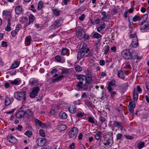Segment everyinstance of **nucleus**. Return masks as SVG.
<instances>
[{
    "mask_svg": "<svg viewBox=\"0 0 149 149\" xmlns=\"http://www.w3.org/2000/svg\"><path fill=\"white\" fill-rule=\"evenodd\" d=\"M76 77L79 81L77 85L79 90L88 91L91 90L92 87L90 83L92 81V75L90 72L86 74V76L83 74L77 75Z\"/></svg>",
    "mask_w": 149,
    "mask_h": 149,
    "instance_id": "obj_1",
    "label": "nucleus"
},
{
    "mask_svg": "<svg viewBox=\"0 0 149 149\" xmlns=\"http://www.w3.org/2000/svg\"><path fill=\"white\" fill-rule=\"evenodd\" d=\"M134 52L132 49H124L122 52V55L123 58L126 60H130L132 58Z\"/></svg>",
    "mask_w": 149,
    "mask_h": 149,
    "instance_id": "obj_2",
    "label": "nucleus"
},
{
    "mask_svg": "<svg viewBox=\"0 0 149 149\" xmlns=\"http://www.w3.org/2000/svg\"><path fill=\"white\" fill-rule=\"evenodd\" d=\"M26 93L25 91H21L20 92H16L14 93L15 97L19 100H26Z\"/></svg>",
    "mask_w": 149,
    "mask_h": 149,
    "instance_id": "obj_3",
    "label": "nucleus"
},
{
    "mask_svg": "<svg viewBox=\"0 0 149 149\" xmlns=\"http://www.w3.org/2000/svg\"><path fill=\"white\" fill-rule=\"evenodd\" d=\"M41 85L33 88L30 93L29 96L32 98H34L37 96L38 91H40V89Z\"/></svg>",
    "mask_w": 149,
    "mask_h": 149,
    "instance_id": "obj_4",
    "label": "nucleus"
},
{
    "mask_svg": "<svg viewBox=\"0 0 149 149\" xmlns=\"http://www.w3.org/2000/svg\"><path fill=\"white\" fill-rule=\"evenodd\" d=\"M78 129L75 127H73L69 132L68 133L69 137L73 139H74L77 135Z\"/></svg>",
    "mask_w": 149,
    "mask_h": 149,
    "instance_id": "obj_5",
    "label": "nucleus"
},
{
    "mask_svg": "<svg viewBox=\"0 0 149 149\" xmlns=\"http://www.w3.org/2000/svg\"><path fill=\"white\" fill-rule=\"evenodd\" d=\"M139 24L140 25V28L142 30L149 29V21L146 22H140Z\"/></svg>",
    "mask_w": 149,
    "mask_h": 149,
    "instance_id": "obj_6",
    "label": "nucleus"
},
{
    "mask_svg": "<svg viewBox=\"0 0 149 149\" xmlns=\"http://www.w3.org/2000/svg\"><path fill=\"white\" fill-rule=\"evenodd\" d=\"M135 106L136 105L134 101H131L129 102L128 106V110L132 115L134 114V109L135 107Z\"/></svg>",
    "mask_w": 149,
    "mask_h": 149,
    "instance_id": "obj_7",
    "label": "nucleus"
},
{
    "mask_svg": "<svg viewBox=\"0 0 149 149\" xmlns=\"http://www.w3.org/2000/svg\"><path fill=\"white\" fill-rule=\"evenodd\" d=\"M63 22V20L61 18H59L55 20L54 23L52 25L53 28H56L59 27Z\"/></svg>",
    "mask_w": 149,
    "mask_h": 149,
    "instance_id": "obj_8",
    "label": "nucleus"
},
{
    "mask_svg": "<svg viewBox=\"0 0 149 149\" xmlns=\"http://www.w3.org/2000/svg\"><path fill=\"white\" fill-rule=\"evenodd\" d=\"M46 142L45 140L42 138H38L36 141L37 145L40 147L44 146Z\"/></svg>",
    "mask_w": 149,
    "mask_h": 149,
    "instance_id": "obj_9",
    "label": "nucleus"
},
{
    "mask_svg": "<svg viewBox=\"0 0 149 149\" xmlns=\"http://www.w3.org/2000/svg\"><path fill=\"white\" fill-rule=\"evenodd\" d=\"M11 12L8 10H3L2 12V15L5 18H11Z\"/></svg>",
    "mask_w": 149,
    "mask_h": 149,
    "instance_id": "obj_10",
    "label": "nucleus"
},
{
    "mask_svg": "<svg viewBox=\"0 0 149 149\" xmlns=\"http://www.w3.org/2000/svg\"><path fill=\"white\" fill-rule=\"evenodd\" d=\"M7 139L9 142L12 143H15L17 141L16 139L11 135L8 136Z\"/></svg>",
    "mask_w": 149,
    "mask_h": 149,
    "instance_id": "obj_11",
    "label": "nucleus"
},
{
    "mask_svg": "<svg viewBox=\"0 0 149 149\" xmlns=\"http://www.w3.org/2000/svg\"><path fill=\"white\" fill-rule=\"evenodd\" d=\"M13 100V98L12 97L6 96L5 99V104L6 106L9 105L11 102H12Z\"/></svg>",
    "mask_w": 149,
    "mask_h": 149,
    "instance_id": "obj_12",
    "label": "nucleus"
},
{
    "mask_svg": "<svg viewBox=\"0 0 149 149\" xmlns=\"http://www.w3.org/2000/svg\"><path fill=\"white\" fill-rule=\"evenodd\" d=\"M84 52L85 50H81L78 52L77 56V60H79L83 58L85 55Z\"/></svg>",
    "mask_w": 149,
    "mask_h": 149,
    "instance_id": "obj_13",
    "label": "nucleus"
},
{
    "mask_svg": "<svg viewBox=\"0 0 149 149\" xmlns=\"http://www.w3.org/2000/svg\"><path fill=\"white\" fill-rule=\"evenodd\" d=\"M113 127H117L118 128H119L120 130H122L123 127L120 122L116 121L113 122Z\"/></svg>",
    "mask_w": 149,
    "mask_h": 149,
    "instance_id": "obj_14",
    "label": "nucleus"
},
{
    "mask_svg": "<svg viewBox=\"0 0 149 149\" xmlns=\"http://www.w3.org/2000/svg\"><path fill=\"white\" fill-rule=\"evenodd\" d=\"M29 83L32 86H36L38 84V82L37 79L34 78H31L29 81Z\"/></svg>",
    "mask_w": 149,
    "mask_h": 149,
    "instance_id": "obj_15",
    "label": "nucleus"
},
{
    "mask_svg": "<svg viewBox=\"0 0 149 149\" xmlns=\"http://www.w3.org/2000/svg\"><path fill=\"white\" fill-rule=\"evenodd\" d=\"M31 36H26L25 38V44L26 46H29L30 45L31 41Z\"/></svg>",
    "mask_w": 149,
    "mask_h": 149,
    "instance_id": "obj_16",
    "label": "nucleus"
},
{
    "mask_svg": "<svg viewBox=\"0 0 149 149\" xmlns=\"http://www.w3.org/2000/svg\"><path fill=\"white\" fill-rule=\"evenodd\" d=\"M15 13L17 15L20 14L22 12V8L21 6H17L15 8Z\"/></svg>",
    "mask_w": 149,
    "mask_h": 149,
    "instance_id": "obj_17",
    "label": "nucleus"
},
{
    "mask_svg": "<svg viewBox=\"0 0 149 149\" xmlns=\"http://www.w3.org/2000/svg\"><path fill=\"white\" fill-rule=\"evenodd\" d=\"M25 114L24 111L23 110H21L17 112L15 115L16 117L19 118H22Z\"/></svg>",
    "mask_w": 149,
    "mask_h": 149,
    "instance_id": "obj_18",
    "label": "nucleus"
},
{
    "mask_svg": "<svg viewBox=\"0 0 149 149\" xmlns=\"http://www.w3.org/2000/svg\"><path fill=\"white\" fill-rule=\"evenodd\" d=\"M125 74V73L124 72H123L122 70H120L117 73L118 76L119 78L124 79Z\"/></svg>",
    "mask_w": 149,
    "mask_h": 149,
    "instance_id": "obj_19",
    "label": "nucleus"
},
{
    "mask_svg": "<svg viewBox=\"0 0 149 149\" xmlns=\"http://www.w3.org/2000/svg\"><path fill=\"white\" fill-rule=\"evenodd\" d=\"M52 11L53 13L56 16H59L60 15V13L61 12L60 10H59L56 8H52Z\"/></svg>",
    "mask_w": 149,
    "mask_h": 149,
    "instance_id": "obj_20",
    "label": "nucleus"
},
{
    "mask_svg": "<svg viewBox=\"0 0 149 149\" xmlns=\"http://www.w3.org/2000/svg\"><path fill=\"white\" fill-rule=\"evenodd\" d=\"M68 110L70 113H74L76 111V107L74 105H71L69 107Z\"/></svg>",
    "mask_w": 149,
    "mask_h": 149,
    "instance_id": "obj_21",
    "label": "nucleus"
},
{
    "mask_svg": "<svg viewBox=\"0 0 149 149\" xmlns=\"http://www.w3.org/2000/svg\"><path fill=\"white\" fill-rule=\"evenodd\" d=\"M69 50L68 49L63 48L61 50V54L62 56H65L66 55L68 56L69 55Z\"/></svg>",
    "mask_w": 149,
    "mask_h": 149,
    "instance_id": "obj_22",
    "label": "nucleus"
},
{
    "mask_svg": "<svg viewBox=\"0 0 149 149\" xmlns=\"http://www.w3.org/2000/svg\"><path fill=\"white\" fill-rule=\"evenodd\" d=\"M59 117L63 119H65L67 118V114L64 112L62 111L59 114Z\"/></svg>",
    "mask_w": 149,
    "mask_h": 149,
    "instance_id": "obj_23",
    "label": "nucleus"
},
{
    "mask_svg": "<svg viewBox=\"0 0 149 149\" xmlns=\"http://www.w3.org/2000/svg\"><path fill=\"white\" fill-rule=\"evenodd\" d=\"M136 39H132V46L134 48L136 47L138 45V42L137 38H136Z\"/></svg>",
    "mask_w": 149,
    "mask_h": 149,
    "instance_id": "obj_24",
    "label": "nucleus"
},
{
    "mask_svg": "<svg viewBox=\"0 0 149 149\" xmlns=\"http://www.w3.org/2000/svg\"><path fill=\"white\" fill-rule=\"evenodd\" d=\"M35 123L39 126L43 127L45 126V124L41 122L38 119H35Z\"/></svg>",
    "mask_w": 149,
    "mask_h": 149,
    "instance_id": "obj_25",
    "label": "nucleus"
},
{
    "mask_svg": "<svg viewBox=\"0 0 149 149\" xmlns=\"http://www.w3.org/2000/svg\"><path fill=\"white\" fill-rule=\"evenodd\" d=\"M107 90L109 92H110L111 95V97L112 98H113L117 94L115 91H113V88H111L110 90H109V89H107Z\"/></svg>",
    "mask_w": 149,
    "mask_h": 149,
    "instance_id": "obj_26",
    "label": "nucleus"
},
{
    "mask_svg": "<svg viewBox=\"0 0 149 149\" xmlns=\"http://www.w3.org/2000/svg\"><path fill=\"white\" fill-rule=\"evenodd\" d=\"M101 15L103 16L101 18V20L102 21L106 19H109L107 17L108 16L106 15V13L105 11H101Z\"/></svg>",
    "mask_w": 149,
    "mask_h": 149,
    "instance_id": "obj_27",
    "label": "nucleus"
},
{
    "mask_svg": "<svg viewBox=\"0 0 149 149\" xmlns=\"http://www.w3.org/2000/svg\"><path fill=\"white\" fill-rule=\"evenodd\" d=\"M9 81L11 84L14 85H18L20 83V80L17 78L13 81L9 80Z\"/></svg>",
    "mask_w": 149,
    "mask_h": 149,
    "instance_id": "obj_28",
    "label": "nucleus"
},
{
    "mask_svg": "<svg viewBox=\"0 0 149 149\" xmlns=\"http://www.w3.org/2000/svg\"><path fill=\"white\" fill-rule=\"evenodd\" d=\"M29 21L28 23L26 25V26L30 25L31 24H32L34 20V17L33 14H31L29 17Z\"/></svg>",
    "mask_w": 149,
    "mask_h": 149,
    "instance_id": "obj_29",
    "label": "nucleus"
},
{
    "mask_svg": "<svg viewBox=\"0 0 149 149\" xmlns=\"http://www.w3.org/2000/svg\"><path fill=\"white\" fill-rule=\"evenodd\" d=\"M123 68L124 69H130L131 68V66L129 63L128 62L125 63L123 65Z\"/></svg>",
    "mask_w": 149,
    "mask_h": 149,
    "instance_id": "obj_30",
    "label": "nucleus"
},
{
    "mask_svg": "<svg viewBox=\"0 0 149 149\" xmlns=\"http://www.w3.org/2000/svg\"><path fill=\"white\" fill-rule=\"evenodd\" d=\"M115 83L116 81L115 80H112L108 84L107 89H109V90H110L111 88H111V86H114L115 84Z\"/></svg>",
    "mask_w": 149,
    "mask_h": 149,
    "instance_id": "obj_31",
    "label": "nucleus"
},
{
    "mask_svg": "<svg viewBox=\"0 0 149 149\" xmlns=\"http://www.w3.org/2000/svg\"><path fill=\"white\" fill-rule=\"evenodd\" d=\"M66 128L67 126L65 125H59L58 127V129L59 131H64Z\"/></svg>",
    "mask_w": 149,
    "mask_h": 149,
    "instance_id": "obj_32",
    "label": "nucleus"
},
{
    "mask_svg": "<svg viewBox=\"0 0 149 149\" xmlns=\"http://www.w3.org/2000/svg\"><path fill=\"white\" fill-rule=\"evenodd\" d=\"M64 77L63 75H60L58 77H57L56 78L53 79L52 80V82L53 83H55L56 82H57L60 81Z\"/></svg>",
    "mask_w": 149,
    "mask_h": 149,
    "instance_id": "obj_33",
    "label": "nucleus"
},
{
    "mask_svg": "<svg viewBox=\"0 0 149 149\" xmlns=\"http://www.w3.org/2000/svg\"><path fill=\"white\" fill-rule=\"evenodd\" d=\"M19 63L17 61H15L11 66V68L12 69H15L18 67L19 66Z\"/></svg>",
    "mask_w": 149,
    "mask_h": 149,
    "instance_id": "obj_34",
    "label": "nucleus"
},
{
    "mask_svg": "<svg viewBox=\"0 0 149 149\" xmlns=\"http://www.w3.org/2000/svg\"><path fill=\"white\" fill-rule=\"evenodd\" d=\"M133 97L134 100L137 101L138 99V93L136 91V90L134 89V90L133 94Z\"/></svg>",
    "mask_w": 149,
    "mask_h": 149,
    "instance_id": "obj_35",
    "label": "nucleus"
},
{
    "mask_svg": "<svg viewBox=\"0 0 149 149\" xmlns=\"http://www.w3.org/2000/svg\"><path fill=\"white\" fill-rule=\"evenodd\" d=\"M105 24L103 23L99 27L97 28V31L98 32H100L102 30H103L104 28Z\"/></svg>",
    "mask_w": 149,
    "mask_h": 149,
    "instance_id": "obj_36",
    "label": "nucleus"
},
{
    "mask_svg": "<svg viewBox=\"0 0 149 149\" xmlns=\"http://www.w3.org/2000/svg\"><path fill=\"white\" fill-rule=\"evenodd\" d=\"M148 15L147 14H145L141 18L142 19L141 22H146L148 21L149 20L147 19V18L148 17Z\"/></svg>",
    "mask_w": 149,
    "mask_h": 149,
    "instance_id": "obj_37",
    "label": "nucleus"
},
{
    "mask_svg": "<svg viewBox=\"0 0 149 149\" xmlns=\"http://www.w3.org/2000/svg\"><path fill=\"white\" fill-rule=\"evenodd\" d=\"M88 121L92 123L95 124L96 120L92 117H89L88 118Z\"/></svg>",
    "mask_w": 149,
    "mask_h": 149,
    "instance_id": "obj_38",
    "label": "nucleus"
},
{
    "mask_svg": "<svg viewBox=\"0 0 149 149\" xmlns=\"http://www.w3.org/2000/svg\"><path fill=\"white\" fill-rule=\"evenodd\" d=\"M74 69L77 72H81L82 70V68L79 65H77L74 66Z\"/></svg>",
    "mask_w": 149,
    "mask_h": 149,
    "instance_id": "obj_39",
    "label": "nucleus"
},
{
    "mask_svg": "<svg viewBox=\"0 0 149 149\" xmlns=\"http://www.w3.org/2000/svg\"><path fill=\"white\" fill-rule=\"evenodd\" d=\"M76 35L78 38H80L82 36V33L81 30L79 29L77 31Z\"/></svg>",
    "mask_w": 149,
    "mask_h": 149,
    "instance_id": "obj_40",
    "label": "nucleus"
},
{
    "mask_svg": "<svg viewBox=\"0 0 149 149\" xmlns=\"http://www.w3.org/2000/svg\"><path fill=\"white\" fill-rule=\"evenodd\" d=\"M25 114L29 116H31L33 115V113L30 110L28 109L24 111Z\"/></svg>",
    "mask_w": 149,
    "mask_h": 149,
    "instance_id": "obj_41",
    "label": "nucleus"
},
{
    "mask_svg": "<svg viewBox=\"0 0 149 149\" xmlns=\"http://www.w3.org/2000/svg\"><path fill=\"white\" fill-rule=\"evenodd\" d=\"M144 145L145 143L144 142H141L137 144V147L139 149H141L145 146Z\"/></svg>",
    "mask_w": 149,
    "mask_h": 149,
    "instance_id": "obj_42",
    "label": "nucleus"
},
{
    "mask_svg": "<svg viewBox=\"0 0 149 149\" xmlns=\"http://www.w3.org/2000/svg\"><path fill=\"white\" fill-rule=\"evenodd\" d=\"M101 35L97 32H95L93 36V38L97 39L101 37Z\"/></svg>",
    "mask_w": 149,
    "mask_h": 149,
    "instance_id": "obj_43",
    "label": "nucleus"
},
{
    "mask_svg": "<svg viewBox=\"0 0 149 149\" xmlns=\"http://www.w3.org/2000/svg\"><path fill=\"white\" fill-rule=\"evenodd\" d=\"M43 5V3L42 1H39L38 6V10H40L42 8V7Z\"/></svg>",
    "mask_w": 149,
    "mask_h": 149,
    "instance_id": "obj_44",
    "label": "nucleus"
},
{
    "mask_svg": "<svg viewBox=\"0 0 149 149\" xmlns=\"http://www.w3.org/2000/svg\"><path fill=\"white\" fill-rule=\"evenodd\" d=\"M141 19L140 16L138 15H136L133 18V20L134 22H136L138 20H139Z\"/></svg>",
    "mask_w": 149,
    "mask_h": 149,
    "instance_id": "obj_45",
    "label": "nucleus"
},
{
    "mask_svg": "<svg viewBox=\"0 0 149 149\" xmlns=\"http://www.w3.org/2000/svg\"><path fill=\"white\" fill-rule=\"evenodd\" d=\"M105 49H104V54L105 55H106L109 51L110 47L108 45L106 46L105 47Z\"/></svg>",
    "mask_w": 149,
    "mask_h": 149,
    "instance_id": "obj_46",
    "label": "nucleus"
},
{
    "mask_svg": "<svg viewBox=\"0 0 149 149\" xmlns=\"http://www.w3.org/2000/svg\"><path fill=\"white\" fill-rule=\"evenodd\" d=\"M101 135V132H98L95 135V137L96 139L97 140H99L100 138Z\"/></svg>",
    "mask_w": 149,
    "mask_h": 149,
    "instance_id": "obj_47",
    "label": "nucleus"
},
{
    "mask_svg": "<svg viewBox=\"0 0 149 149\" xmlns=\"http://www.w3.org/2000/svg\"><path fill=\"white\" fill-rule=\"evenodd\" d=\"M85 104L88 106V107H92V103L89 101L88 100H85L84 101Z\"/></svg>",
    "mask_w": 149,
    "mask_h": 149,
    "instance_id": "obj_48",
    "label": "nucleus"
},
{
    "mask_svg": "<svg viewBox=\"0 0 149 149\" xmlns=\"http://www.w3.org/2000/svg\"><path fill=\"white\" fill-rule=\"evenodd\" d=\"M25 134L28 137H30L32 134V132L31 131H27L25 132Z\"/></svg>",
    "mask_w": 149,
    "mask_h": 149,
    "instance_id": "obj_49",
    "label": "nucleus"
},
{
    "mask_svg": "<svg viewBox=\"0 0 149 149\" xmlns=\"http://www.w3.org/2000/svg\"><path fill=\"white\" fill-rule=\"evenodd\" d=\"M39 134L42 137L45 136V132L43 129H41L39 130Z\"/></svg>",
    "mask_w": 149,
    "mask_h": 149,
    "instance_id": "obj_50",
    "label": "nucleus"
},
{
    "mask_svg": "<svg viewBox=\"0 0 149 149\" xmlns=\"http://www.w3.org/2000/svg\"><path fill=\"white\" fill-rule=\"evenodd\" d=\"M99 120L101 124H102L106 121V119L102 116H100L99 118Z\"/></svg>",
    "mask_w": 149,
    "mask_h": 149,
    "instance_id": "obj_51",
    "label": "nucleus"
},
{
    "mask_svg": "<svg viewBox=\"0 0 149 149\" xmlns=\"http://www.w3.org/2000/svg\"><path fill=\"white\" fill-rule=\"evenodd\" d=\"M55 59L57 62H60L61 61V58L60 56L57 55L55 57Z\"/></svg>",
    "mask_w": 149,
    "mask_h": 149,
    "instance_id": "obj_52",
    "label": "nucleus"
},
{
    "mask_svg": "<svg viewBox=\"0 0 149 149\" xmlns=\"http://www.w3.org/2000/svg\"><path fill=\"white\" fill-rule=\"evenodd\" d=\"M116 139L117 140L121 139L123 135L121 133L118 134L116 136Z\"/></svg>",
    "mask_w": 149,
    "mask_h": 149,
    "instance_id": "obj_53",
    "label": "nucleus"
},
{
    "mask_svg": "<svg viewBox=\"0 0 149 149\" xmlns=\"http://www.w3.org/2000/svg\"><path fill=\"white\" fill-rule=\"evenodd\" d=\"M111 140L110 137L108 139L105 141L106 142L104 143V145H109L110 144V141Z\"/></svg>",
    "mask_w": 149,
    "mask_h": 149,
    "instance_id": "obj_54",
    "label": "nucleus"
},
{
    "mask_svg": "<svg viewBox=\"0 0 149 149\" xmlns=\"http://www.w3.org/2000/svg\"><path fill=\"white\" fill-rule=\"evenodd\" d=\"M84 113L81 112L77 113L76 115V116L79 118H81L84 116Z\"/></svg>",
    "mask_w": 149,
    "mask_h": 149,
    "instance_id": "obj_55",
    "label": "nucleus"
},
{
    "mask_svg": "<svg viewBox=\"0 0 149 149\" xmlns=\"http://www.w3.org/2000/svg\"><path fill=\"white\" fill-rule=\"evenodd\" d=\"M17 32V31H16L15 30L11 32V34L12 36L13 37H15L16 35Z\"/></svg>",
    "mask_w": 149,
    "mask_h": 149,
    "instance_id": "obj_56",
    "label": "nucleus"
},
{
    "mask_svg": "<svg viewBox=\"0 0 149 149\" xmlns=\"http://www.w3.org/2000/svg\"><path fill=\"white\" fill-rule=\"evenodd\" d=\"M10 26V25H7L6 26L5 28V30L8 32L10 31L11 30Z\"/></svg>",
    "mask_w": 149,
    "mask_h": 149,
    "instance_id": "obj_57",
    "label": "nucleus"
},
{
    "mask_svg": "<svg viewBox=\"0 0 149 149\" xmlns=\"http://www.w3.org/2000/svg\"><path fill=\"white\" fill-rule=\"evenodd\" d=\"M85 15L84 14H82L81 16L79 17V19L81 21H83L84 20V19H85Z\"/></svg>",
    "mask_w": 149,
    "mask_h": 149,
    "instance_id": "obj_58",
    "label": "nucleus"
},
{
    "mask_svg": "<svg viewBox=\"0 0 149 149\" xmlns=\"http://www.w3.org/2000/svg\"><path fill=\"white\" fill-rule=\"evenodd\" d=\"M89 36L87 34L84 33L83 37L84 40H87L89 39Z\"/></svg>",
    "mask_w": 149,
    "mask_h": 149,
    "instance_id": "obj_59",
    "label": "nucleus"
},
{
    "mask_svg": "<svg viewBox=\"0 0 149 149\" xmlns=\"http://www.w3.org/2000/svg\"><path fill=\"white\" fill-rule=\"evenodd\" d=\"M75 147V143H72L69 146V148L70 149H73Z\"/></svg>",
    "mask_w": 149,
    "mask_h": 149,
    "instance_id": "obj_60",
    "label": "nucleus"
},
{
    "mask_svg": "<svg viewBox=\"0 0 149 149\" xmlns=\"http://www.w3.org/2000/svg\"><path fill=\"white\" fill-rule=\"evenodd\" d=\"M131 38H132V39H136V38H137V36L136 34L134 33L130 37Z\"/></svg>",
    "mask_w": 149,
    "mask_h": 149,
    "instance_id": "obj_61",
    "label": "nucleus"
},
{
    "mask_svg": "<svg viewBox=\"0 0 149 149\" xmlns=\"http://www.w3.org/2000/svg\"><path fill=\"white\" fill-rule=\"evenodd\" d=\"M105 63V61L103 60H101L99 62V64L100 65H104Z\"/></svg>",
    "mask_w": 149,
    "mask_h": 149,
    "instance_id": "obj_62",
    "label": "nucleus"
},
{
    "mask_svg": "<svg viewBox=\"0 0 149 149\" xmlns=\"http://www.w3.org/2000/svg\"><path fill=\"white\" fill-rule=\"evenodd\" d=\"M57 71V70L56 68H54L52 69V70L50 71V73L52 74L56 72Z\"/></svg>",
    "mask_w": 149,
    "mask_h": 149,
    "instance_id": "obj_63",
    "label": "nucleus"
},
{
    "mask_svg": "<svg viewBox=\"0 0 149 149\" xmlns=\"http://www.w3.org/2000/svg\"><path fill=\"white\" fill-rule=\"evenodd\" d=\"M31 10H32L33 12H36V10L35 9V8L34 6L33 5H31Z\"/></svg>",
    "mask_w": 149,
    "mask_h": 149,
    "instance_id": "obj_64",
    "label": "nucleus"
}]
</instances>
